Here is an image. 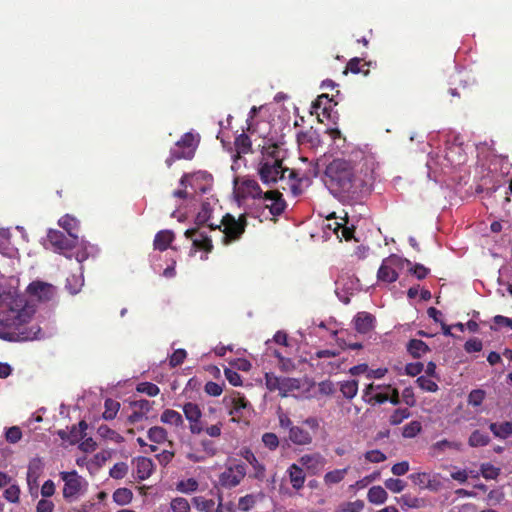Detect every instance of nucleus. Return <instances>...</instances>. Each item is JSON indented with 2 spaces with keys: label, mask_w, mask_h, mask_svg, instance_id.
<instances>
[{
  "label": "nucleus",
  "mask_w": 512,
  "mask_h": 512,
  "mask_svg": "<svg viewBox=\"0 0 512 512\" xmlns=\"http://www.w3.org/2000/svg\"><path fill=\"white\" fill-rule=\"evenodd\" d=\"M364 508V502L362 500H356L353 502L343 503L337 512H361Z\"/></svg>",
  "instance_id": "54"
},
{
  "label": "nucleus",
  "mask_w": 512,
  "mask_h": 512,
  "mask_svg": "<svg viewBox=\"0 0 512 512\" xmlns=\"http://www.w3.org/2000/svg\"><path fill=\"white\" fill-rule=\"evenodd\" d=\"M331 103L332 99L328 96V94H322L317 97V99L313 102L312 108L319 115L318 111L321 110L323 116L330 117L331 111Z\"/></svg>",
  "instance_id": "27"
},
{
  "label": "nucleus",
  "mask_w": 512,
  "mask_h": 512,
  "mask_svg": "<svg viewBox=\"0 0 512 512\" xmlns=\"http://www.w3.org/2000/svg\"><path fill=\"white\" fill-rule=\"evenodd\" d=\"M185 237L192 240L195 250H202L206 253H210L213 250L211 238L205 232L199 231L198 228L187 229Z\"/></svg>",
  "instance_id": "12"
},
{
  "label": "nucleus",
  "mask_w": 512,
  "mask_h": 512,
  "mask_svg": "<svg viewBox=\"0 0 512 512\" xmlns=\"http://www.w3.org/2000/svg\"><path fill=\"white\" fill-rule=\"evenodd\" d=\"M348 470L349 468L346 467L343 469H335L327 472L323 478L325 485L331 486L340 483L345 478Z\"/></svg>",
  "instance_id": "33"
},
{
  "label": "nucleus",
  "mask_w": 512,
  "mask_h": 512,
  "mask_svg": "<svg viewBox=\"0 0 512 512\" xmlns=\"http://www.w3.org/2000/svg\"><path fill=\"white\" fill-rule=\"evenodd\" d=\"M262 442L269 450H275L279 446V439L275 433L266 432L262 435Z\"/></svg>",
  "instance_id": "56"
},
{
  "label": "nucleus",
  "mask_w": 512,
  "mask_h": 512,
  "mask_svg": "<svg viewBox=\"0 0 512 512\" xmlns=\"http://www.w3.org/2000/svg\"><path fill=\"white\" fill-rule=\"evenodd\" d=\"M239 455L244 458L253 468V473L250 475V477L258 480L263 481L266 477V468L265 465L262 464L255 454L252 452L249 448H242L240 450Z\"/></svg>",
  "instance_id": "14"
},
{
  "label": "nucleus",
  "mask_w": 512,
  "mask_h": 512,
  "mask_svg": "<svg viewBox=\"0 0 512 512\" xmlns=\"http://www.w3.org/2000/svg\"><path fill=\"white\" fill-rule=\"evenodd\" d=\"M97 432L102 438L114 441L115 443L124 441V438L119 433L109 428L107 425H100Z\"/></svg>",
  "instance_id": "41"
},
{
  "label": "nucleus",
  "mask_w": 512,
  "mask_h": 512,
  "mask_svg": "<svg viewBox=\"0 0 512 512\" xmlns=\"http://www.w3.org/2000/svg\"><path fill=\"white\" fill-rule=\"evenodd\" d=\"M136 476L138 480L143 481L148 479L154 471V463L150 458L138 457L135 460Z\"/></svg>",
  "instance_id": "19"
},
{
  "label": "nucleus",
  "mask_w": 512,
  "mask_h": 512,
  "mask_svg": "<svg viewBox=\"0 0 512 512\" xmlns=\"http://www.w3.org/2000/svg\"><path fill=\"white\" fill-rule=\"evenodd\" d=\"M397 502L401 504L404 508H414L419 509L426 506V500L423 498L411 496L409 494H404L401 497L397 498Z\"/></svg>",
  "instance_id": "30"
},
{
  "label": "nucleus",
  "mask_w": 512,
  "mask_h": 512,
  "mask_svg": "<svg viewBox=\"0 0 512 512\" xmlns=\"http://www.w3.org/2000/svg\"><path fill=\"white\" fill-rule=\"evenodd\" d=\"M136 391L139 393L146 394L150 397H155L160 393L159 387L151 382H141L136 386Z\"/></svg>",
  "instance_id": "45"
},
{
  "label": "nucleus",
  "mask_w": 512,
  "mask_h": 512,
  "mask_svg": "<svg viewBox=\"0 0 512 512\" xmlns=\"http://www.w3.org/2000/svg\"><path fill=\"white\" fill-rule=\"evenodd\" d=\"M246 474L244 463L228 465L218 477L219 484L226 489L234 488L242 482Z\"/></svg>",
  "instance_id": "6"
},
{
  "label": "nucleus",
  "mask_w": 512,
  "mask_h": 512,
  "mask_svg": "<svg viewBox=\"0 0 512 512\" xmlns=\"http://www.w3.org/2000/svg\"><path fill=\"white\" fill-rule=\"evenodd\" d=\"M279 160V162H283L282 150L277 144H271L266 147H263L262 150V159L260 162H269V160Z\"/></svg>",
  "instance_id": "29"
},
{
  "label": "nucleus",
  "mask_w": 512,
  "mask_h": 512,
  "mask_svg": "<svg viewBox=\"0 0 512 512\" xmlns=\"http://www.w3.org/2000/svg\"><path fill=\"white\" fill-rule=\"evenodd\" d=\"M242 191L246 196H249V197H252L255 199L256 198L261 199L263 197V194L265 193L262 191L258 182L254 179L243 180Z\"/></svg>",
  "instance_id": "25"
},
{
  "label": "nucleus",
  "mask_w": 512,
  "mask_h": 512,
  "mask_svg": "<svg viewBox=\"0 0 512 512\" xmlns=\"http://www.w3.org/2000/svg\"><path fill=\"white\" fill-rule=\"evenodd\" d=\"M3 497L11 503H18L20 498L19 486L16 484L10 485L8 488L5 489Z\"/></svg>",
  "instance_id": "52"
},
{
  "label": "nucleus",
  "mask_w": 512,
  "mask_h": 512,
  "mask_svg": "<svg viewBox=\"0 0 512 512\" xmlns=\"http://www.w3.org/2000/svg\"><path fill=\"white\" fill-rule=\"evenodd\" d=\"M325 184L330 193L344 204H357L370 194L372 179L350 160H332L324 171Z\"/></svg>",
  "instance_id": "1"
},
{
  "label": "nucleus",
  "mask_w": 512,
  "mask_h": 512,
  "mask_svg": "<svg viewBox=\"0 0 512 512\" xmlns=\"http://www.w3.org/2000/svg\"><path fill=\"white\" fill-rule=\"evenodd\" d=\"M60 477L64 482L63 498L68 502H73L79 498L86 489L87 482L77 471L60 472Z\"/></svg>",
  "instance_id": "5"
},
{
  "label": "nucleus",
  "mask_w": 512,
  "mask_h": 512,
  "mask_svg": "<svg viewBox=\"0 0 512 512\" xmlns=\"http://www.w3.org/2000/svg\"><path fill=\"white\" fill-rule=\"evenodd\" d=\"M403 259L398 255L392 254L385 258L380 265L377 278L381 282L393 283L398 279L396 268L402 267Z\"/></svg>",
  "instance_id": "8"
},
{
  "label": "nucleus",
  "mask_w": 512,
  "mask_h": 512,
  "mask_svg": "<svg viewBox=\"0 0 512 512\" xmlns=\"http://www.w3.org/2000/svg\"><path fill=\"white\" fill-rule=\"evenodd\" d=\"M289 440L298 446L310 445L313 441V434L301 426H291L288 434Z\"/></svg>",
  "instance_id": "17"
},
{
  "label": "nucleus",
  "mask_w": 512,
  "mask_h": 512,
  "mask_svg": "<svg viewBox=\"0 0 512 512\" xmlns=\"http://www.w3.org/2000/svg\"><path fill=\"white\" fill-rule=\"evenodd\" d=\"M26 292L32 300L48 302L54 298L56 288L50 283L37 280L28 285Z\"/></svg>",
  "instance_id": "9"
},
{
  "label": "nucleus",
  "mask_w": 512,
  "mask_h": 512,
  "mask_svg": "<svg viewBox=\"0 0 512 512\" xmlns=\"http://www.w3.org/2000/svg\"><path fill=\"white\" fill-rule=\"evenodd\" d=\"M43 470L41 458L36 457L30 460L27 468V476L40 477Z\"/></svg>",
  "instance_id": "48"
},
{
  "label": "nucleus",
  "mask_w": 512,
  "mask_h": 512,
  "mask_svg": "<svg viewBox=\"0 0 512 512\" xmlns=\"http://www.w3.org/2000/svg\"><path fill=\"white\" fill-rule=\"evenodd\" d=\"M224 375L231 385H233V386H241L242 385L241 375L237 371L230 369V368H226L224 370Z\"/></svg>",
  "instance_id": "62"
},
{
  "label": "nucleus",
  "mask_w": 512,
  "mask_h": 512,
  "mask_svg": "<svg viewBox=\"0 0 512 512\" xmlns=\"http://www.w3.org/2000/svg\"><path fill=\"white\" fill-rule=\"evenodd\" d=\"M174 238L175 235L171 230L159 231L154 237V249L161 252L167 250L170 244L173 242Z\"/></svg>",
  "instance_id": "20"
},
{
  "label": "nucleus",
  "mask_w": 512,
  "mask_h": 512,
  "mask_svg": "<svg viewBox=\"0 0 512 512\" xmlns=\"http://www.w3.org/2000/svg\"><path fill=\"white\" fill-rule=\"evenodd\" d=\"M153 404H154V402L146 400V399L136 400L131 403V405L135 409L140 411L143 415L147 414L148 412H150L152 410Z\"/></svg>",
  "instance_id": "61"
},
{
  "label": "nucleus",
  "mask_w": 512,
  "mask_h": 512,
  "mask_svg": "<svg viewBox=\"0 0 512 512\" xmlns=\"http://www.w3.org/2000/svg\"><path fill=\"white\" fill-rule=\"evenodd\" d=\"M407 351L413 358H420L430 351L428 345L420 339H411L407 344Z\"/></svg>",
  "instance_id": "26"
},
{
  "label": "nucleus",
  "mask_w": 512,
  "mask_h": 512,
  "mask_svg": "<svg viewBox=\"0 0 512 512\" xmlns=\"http://www.w3.org/2000/svg\"><path fill=\"white\" fill-rule=\"evenodd\" d=\"M186 356H187V353L184 349L175 350L169 358V365L172 368L181 365L184 362Z\"/></svg>",
  "instance_id": "59"
},
{
  "label": "nucleus",
  "mask_w": 512,
  "mask_h": 512,
  "mask_svg": "<svg viewBox=\"0 0 512 512\" xmlns=\"http://www.w3.org/2000/svg\"><path fill=\"white\" fill-rule=\"evenodd\" d=\"M128 465L125 462H118L110 469L109 475L113 479H123L128 473Z\"/></svg>",
  "instance_id": "50"
},
{
  "label": "nucleus",
  "mask_w": 512,
  "mask_h": 512,
  "mask_svg": "<svg viewBox=\"0 0 512 512\" xmlns=\"http://www.w3.org/2000/svg\"><path fill=\"white\" fill-rule=\"evenodd\" d=\"M422 430L421 423L419 421H411L403 427L402 435L404 438H414Z\"/></svg>",
  "instance_id": "47"
},
{
  "label": "nucleus",
  "mask_w": 512,
  "mask_h": 512,
  "mask_svg": "<svg viewBox=\"0 0 512 512\" xmlns=\"http://www.w3.org/2000/svg\"><path fill=\"white\" fill-rule=\"evenodd\" d=\"M485 396L486 393L484 390L473 389L468 395V404L473 407H478L483 403Z\"/></svg>",
  "instance_id": "49"
},
{
  "label": "nucleus",
  "mask_w": 512,
  "mask_h": 512,
  "mask_svg": "<svg viewBox=\"0 0 512 512\" xmlns=\"http://www.w3.org/2000/svg\"><path fill=\"white\" fill-rule=\"evenodd\" d=\"M264 201V206L274 217L280 216L284 213L287 208V203L283 197V194L278 190L266 191L261 198Z\"/></svg>",
  "instance_id": "11"
},
{
  "label": "nucleus",
  "mask_w": 512,
  "mask_h": 512,
  "mask_svg": "<svg viewBox=\"0 0 512 512\" xmlns=\"http://www.w3.org/2000/svg\"><path fill=\"white\" fill-rule=\"evenodd\" d=\"M416 382L418 386L424 391L436 392L439 388L436 382L425 376H419Z\"/></svg>",
  "instance_id": "55"
},
{
  "label": "nucleus",
  "mask_w": 512,
  "mask_h": 512,
  "mask_svg": "<svg viewBox=\"0 0 512 512\" xmlns=\"http://www.w3.org/2000/svg\"><path fill=\"white\" fill-rule=\"evenodd\" d=\"M167 435L166 429L161 426H153L147 432L148 439L157 444H162L167 441Z\"/></svg>",
  "instance_id": "35"
},
{
  "label": "nucleus",
  "mask_w": 512,
  "mask_h": 512,
  "mask_svg": "<svg viewBox=\"0 0 512 512\" xmlns=\"http://www.w3.org/2000/svg\"><path fill=\"white\" fill-rule=\"evenodd\" d=\"M112 497L118 505H127L132 501L133 493L128 488H118L114 491Z\"/></svg>",
  "instance_id": "38"
},
{
  "label": "nucleus",
  "mask_w": 512,
  "mask_h": 512,
  "mask_svg": "<svg viewBox=\"0 0 512 512\" xmlns=\"http://www.w3.org/2000/svg\"><path fill=\"white\" fill-rule=\"evenodd\" d=\"M384 484L385 487L393 493H400L406 487V483L403 480L397 478H389L384 482Z\"/></svg>",
  "instance_id": "53"
},
{
  "label": "nucleus",
  "mask_w": 512,
  "mask_h": 512,
  "mask_svg": "<svg viewBox=\"0 0 512 512\" xmlns=\"http://www.w3.org/2000/svg\"><path fill=\"white\" fill-rule=\"evenodd\" d=\"M357 332L367 334L374 329L376 318L369 312H358L353 319Z\"/></svg>",
  "instance_id": "16"
},
{
  "label": "nucleus",
  "mask_w": 512,
  "mask_h": 512,
  "mask_svg": "<svg viewBox=\"0 0 512 512\" xmlns=\"http://www.w3.org/2000/svg\"><path fill=\"white\" fill-rule=\"evenodd\" d=\"M224 402L229 409V414L233 416V421H239L252 409L250 402L239 392H234L229 397H225Z\"/></svg>",
  "instance_id": "7"
},
{
  "label": "nucleus",
  "mask_w": 512,
  "mask_h": 512,
  "mask_svg": "<svg viewBox=\"0 0 512 512\" xmlns=\"http://www.w3.org/2000/svg\"><path fill=\"white\" fill-rule=\"evenodd\" d=\"M281 377L276 376L273 373L265 374V385L271 392L279 391Z\"/></svg>",
  "instance_id": "58"
},
{
  "label": "nucleus",
  "mask_w": 512,
  "mask_h": 512,
  "mask_svg": "<svg viewBox=\"0 0 512 512\" xmlns=\"http://www.w3.org/2000/svg\"><path fill=\"white\" fill-rule=\"evenodd\" d=\"M160 420L162 423L174 426L176 428L183 427L184 425L182 415L173 409H165L160 416Z\"/></svg>",
  "instance_id": "23"
},
{
  "label": "nucleus",
  "mask_w": 512,
  "mask_h": 512,
  "mask_svg": "<svg viewBox=\"0 0 512 512\" xmlns=\"http://www.w3.org/2000/svg\"><path fill=\"white\" fill-rule=\"evenodd\" d=\"M256 502L257 499L254 494H247L239 498L238 508L241 511L247 512L255 506Z\"/></svg>",
  "instance_id": "51"
},
{
  "label": "nucleus",
  "mask_w": 512,
  "mask_h": 512,
  "mask_svg": "<svg viewBox=\"0 0 512 512\" xmlns=\"http://www.w3.org/2000/svg\"><path fill=\"white\" fill-rule=\"evenodd\" d=\"M248 225L247 217L245 214H241L238 218L227 213L225 214L220 224H209L210 230L219 229L222 231V242L225 245L231 244L241 239Z\"/></svg>",
  "instance_id": "3"
},
{
  "label": "nucleus",
  "mask_w": 512,
  "mask_h": 512,
  "mask_svg": "<svg viewBox=\"0 0 512 512\" xmlns=\"http://www.w3.org/2000/svg\"><path fill=\"white\" fill-rule=\"evenodd\" d=\"M340 391L347 399H352L358 391V382L356 380L344 381L340 384Z\"/></svg>",
  "instance_id": "42"
},
{
  "label": "nucleus",
  "mask_w": 512,
  "mask_h": 512,
  "mask_svg": "<svg viewBox=\"0 0 512 512\" xmlns=\"http://www.w3.org/2000/svg\"><path fill=\"white\" fill-rule=\"evenodd\" d=\"M411 416V412L408 408H398L393 411V413L390 415L389 423L391 425H399L401 424L405 419H408Z\"/></svg>",
  "instance_id": "44"
},
{
  "label": "nucleus",
  "mask_w": 512,
  "mask_h": 512,
  "mask_svg": "<svg viewBox=\"0 0 512 512\" xmlns=\"http://www.w3.org/2000/svg\"><path fill=\"white\" fill-rule=\"evenodd\" d=\"M300 388V381L296 378L281 377L279 394L281 397H286L291 391Z\"/></svg>",
  "instance_id": "34"
},
{
  "label": "nucleus",
  "mask_w": 512,
  "mask_h": 512,
  "mask_svg": "<svg viewBox=\"0 0 512 512\" xmlns=\"http://www.w3.org/2000/svg\"><path fill=\"white\" fill-rule=\"evenodd\" d=\"M193 506L201 512H212L215 502L212 499H205L202 496H196L192 498Z\"/></svg>",
  "instance_id": "40"
},
{
  "label": "nucleus",
  "mask_w": 512,
  "mask_h": 512,
  "mask_svg": "<svg viewBox=\"0 0 512 512\" xmlns=\"http://www.w3.org/2000/svg\"><path fill=\"white\" fill-rule=\"evenodd\" d=\"M480 470L485 479H496L500 474V469L490 463L482 464Z\"/></svg>",
  "instance_id": "57"
},
{
  "label": "nucleus",
  "mask_w": 512,
  "mask_h": 512,
  "mask_svg": "<svg viewBox=\"0 0 512 512\" xmlns=\"http://www.w3.org/2000/svg\"><path fill=\"white\" fill-rule=\"evenodd\" d=\"M491 432L495 437L505 439L512 435V421H506L503 423H491L489 426Z\"/></svg>",
  "instance_id": "32"
},
{
  "label": "nucleus",
  "mask_w": 512,
  "mask_h": 512,
  "mask_svg": "<svg viewBox=\"0 0 512 512\" xmlns=\"http://www.w3.org/2000/svg\"><path fill=\"white\" fill-rule=\"evenodd\" d=\"M258 171L264 184L271 185L280 181L283 190L289 189L294 196L301 194L302 179L295 170L283 167L279 160L260 162Z\"/></svg>",
  "instance_id": "2"
},
{
  "label": "nucleus",
  "mask_w": 512,
  "mask_h": 512,
  "mask_svg": "<svg viewBox=\"0 0 512 512\" xmlns=\"http://www.w3.org/2000/svg\"><path fill=\"white\" fill-rule=\"evenodd\" d=\"M185 418L189 422V430L194 435H199L204 431L201 421L202 411L196 403L187 402L182 406Z\"/></svg>",
  "instance_id": "10"
},
{
  "label": "nucleus",
  "mask_w": 512,
  "mask_h": 512,
  "mask_svg": "<svg viewBox=\"0 0 512 512\" xmlns=\"http://www.w3.org/2000/svg\"><path fill=\"white\" fill-rule=\"evenodd\" d=\"M287 474L289 476L290 483L295 490L298 491L304 487L306 475L300 465L296 463L291 464L287 469Z\"/></svg>",
  "instance_id": "18"
},
{
  "label": "nucleus",
  "mask_w": 512,
  "mask_h": 512,
  "mask_svg": "<svg viewBox=\"0 0 512 512\" xmlns=\"http://www.w3.org/2000/svg\"><path fill=\"white\" fill-rule=\"evenodd\" d=\"M5 437L9 443L15 444L21 440L22 431L18 426H12L7 429Z\"/></svg>",
  "instance_id": "60"
},
{
  "label": "nucleus",
  "mask_w": 512,
  "mask_h": 512,
  "mask_svg": "<svg viewBox=\"0 0 512 512\" xmlns=\"http://www.w3.org/2000/svg\"><path fill=\"white\" fill-rule=\"evenodd\" d=\"M170 508L173 512H190V503L186 498L176 497L170 502Z\"/></svg>",
  "instance_id": "46"
},
{
  "label": "nucleus",
  "mask_w": 512,
  "mask_h": 512,
  "mask_svg": "<svg viewBox=\"0 0 512 512\" xmlns=\"http://www.w3.org/2000/svg\"><path fill=\"white\" fill-rule=\"evenodd\" d=\"M58 224L68 233L70 237L78 240L79 222L75 217L66 214L59 219Z\"/></svg>",
  "instance_id": "22"
},
{
  "label": "nucleus",
  "mask_w": 512,
  "mask_h": 512,
  "mask_svg": "<svg viewBox=\"0 0 512 512\" xmlns=\"http://www.w3.org/2000/svg\"><path fill=\"white\" fill-rule=\"evenodd\" d=\"M104 408L105 410L102 414V417L105 420H113L120 409V403L116 400L108 398L105 400Z\"/></svg>",
  "instance_id": "39"
},
{
  "label": "nucleus",
  "mask_w": 512,
  "mask_h": 512,
  "mask_svg": "<svg viewBox=\"0 0 512 512\" xmlns=\"http://www.w3.org/2000/svg\"><path fill=\"white\" fill-rule=\"evenodd\" d=\"M490 442V437L487 433L475 430L472 432L468 439V444L471 447H482L486 446Z\"/></svg>",
  "instance_id": "37"
},
{
  "label": "nucleus",
  "mask_w": 512,
  "mask_h": 512,
  "mask_svg": "<svg viewBox=\"0 0 512 512\" xmlns=\"http://www.w3.org/2000/svg\"><path fill=\"white\" fill-rule=\"evenodd\" d=\"M370 65H371L370 62H366L363 59L355 57V58L350 59L349 62L347 63L345 73H347V71H349L353 74L362 73L364 76H367L369 73Z\"/></svg>",
  "instance_id": "24"
},
{
  "label": "nucleus",
  "mask_w": 512,
  "mask_h": 512,
  "mask_svg": "<svg viewBox=\"0 0 512 512\" xmlns=\"http://www.w3.org/2000/svg\"><path fill=\"white\" fill-rule=\"evenodd\" d=\"M235 148L238 154H248L252 152V143L250 137L242 133L235 139Z\"/></svg>",
  "instance_id": "36"
},
{
  "label": "nucleus",
  "mask_w": 512,
  "mask_h": 512,
  "mask_svg": "<svg viewBox=\"0 0 512 512\" xmlns=\"http://www.w3.org/2000/svg\"><path fill=\"white\" fill-rule=\"evenodd\" d=\"M409 272L412 273L417 279L422 280L428 276L430 269L426 268L422 264L417 263L409 269Z\"/></svg>",
  "instance_id": "63"
},
{
  "label": "nucleus",
  "mask_w": 512,
  "mask_h": 512,
  "mask_svg": "<svg viewBox=\"0 0 512 512\" xmlns=\"http://www.w3.org/2000/svg\"><path fill=\"white\" fill-rule=\"evenodd\" d=\"M368 501L372 504L380 505L386 502L388 494L381 486H372L367 493Z\"/></svg>",
  "instance_id": "28"
},
{
  "label": "nucleus",
  "mask_w": 512,
  "mask_h": 512,
  "mask_svg": "<svg viewBox=\"0 0 512 512\" xmlns=\"http://www.w3.org/2000/svg\"><path fill=\"white\" fill-rule=\"evenodd\" d=\"M410 480L420 489H428L431 491H438L441 483L436 477H432L426 472H417L409 475Z\"/></svg>",
  "instance_id": "15"
},
{
  "label": "nucleus",
  "mask_w": 512,
  "mask_h": 512,
  "mask_svg": "<svg viewBox=\"0 0 512 512\" xmlns=\"http://www.w3.org/2000/svg\"><path fill=\"white\" fill-rule=\"evenodd\" d=\"M298 462L311 475H317L326 465L325 457L318 452L304 454L298 459Z\"/></svg>",
  "instance_id": "13"
},
{
  "label": "nucleus",
  "mask_w": 512,
  "mask_h": 512,
  "mask_svg": "<svg viewBox=\"0 0 512 512\" xmlns=\"http://www.w3.org/2000/svg\"><path fill=\"white\" fill-rule=\"evenodd\" d=\"M212 212H213V208H212L211 204L208 201L202 202L201 208L195 218V224L197 226H203V225L208 226L210 224L208 222L211 218Z\"/></svg>",
  "instance_id": "31"
},
{
  "label": "nucleus",
  "mask_w": 512,
  "mask_h": 512,
  "mask_svg": "<svg viewBox=\"0 0 512 512\" xmlns=\"http://www.w3.org/2000/svg\"><path fill=\"white\" fill-rule=\"evenodd\" d=\"M198 481L195 478H188L177 483L176 489L185 494H190L198 489Z\"/></svg>",
  "instance_id": "43"
},
{
  "label": "nucleus",
  "mask_w": 512,
  "mask_h": 512,
  "mask_svg": "<svg viewBox=\"0 0 512 512\" xmlns=\"http://www.w3.org/2000/svg\"><path fill=\"white\" fill-rule=\"evenodd\" d=\"M47 238L54 249L67 258L75 257L78 262H82L85 259V253L71 252L78 242L77 239H74L70 236L67 237L63 232L59 230H49Z\"/></svg>",
  "instance_id": "4"
},
{
  "label": "nucleus",
  "mask_w": 512,
  "mask_h": 512,
  "mask_svg": "<svg viewBox=\"0 0 512 512\" xmlns=\"http://www.w3.org/2000/svg\"><path fill=\"white\" fill-rule=\"evenodd\" d=\"M204 391L210 396L217 397L222 394L223 387L216 382L208 381L204 386Z\"/></svg>",
  "instance_id": "64"
},
{
  "label": "nucleus",
  "mask_w": 512,
  "mask_h": 512,
  "mask_svg": "<svg viewBox=\"0 0 512 512\" xmlns=\"http://www.w3.org/2000/svg\"><path fill=\"white\" fill-rule=\"evenodd\" d=\"M195 149H186L178 144H175V147L170 150L169 157L165 160V163L168 167H170L176 160L187 159L190 160L194 157Z\"/></svg>",
  "instance_id": "21"
}]
</instances>
